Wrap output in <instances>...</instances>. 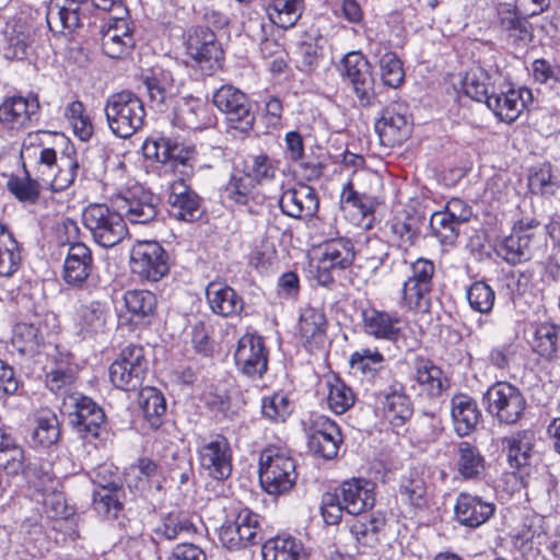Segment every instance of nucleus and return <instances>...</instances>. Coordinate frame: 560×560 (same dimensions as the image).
<instances>
[{"label": "nucleus", "mask_w": 560, "mask_h": 560, "mask_svg": "<svg viewBox=\"0 0 560 560\" xmlns=\"http://www.w3.org/2000/svg\"><path fill=\"white\" fill-rule=\"evenodd\" d=\"M398 492L401 500L416 510H423L428 506L427 483L422 474L417 469H410L401 476Z\"/></svg>", "instance_id": "43"}, {"label": "nucleus", "mask_w": 560, "mask_h": 560, "mask_svg": "<svg viewBox=\"0 0 560 560\" xmlns=\"http://www.w3.org/2000/svg\"><path fill=\"white\" fill-rule=\"evenodd\" d=\"M196 452L200 468L217 481L229 479L233 471V452L229 439L221 433L198 435Z\"/></svg>", "instance_id": "6"}, {"label": "nucleus", "mask_w": 560, "mask_h": 560, "mask_svg": "<svg viewBox=\"0 0 560 560\" xmlns=\"http://www.w3.org/2000/svg\"><path fill=\"white\" fill-rule=\"evenodd\" d=\"M323 49L316 42H303L295 52V67L299 71L312 74L319 66Z\"/></svg>", "instance_id": "64"}, {"label": "nucleus", "mask_w": 560, "mask_h": 560, "mask_svg": "<svg viewBox=\"0 0 560 560\" xmlns=\"http://www.w3.org/2000/svg\"><path fill=\"white\" fill-rule=\"evenodd\" d=\"M533 234H517L512 231L510 235L498 240L494 252L498 257L515 266L528 261L532 258L530 243Z\"/></svg>", "instance_id": "37"}, {"label": "nucleus", "mask_w": 560, "mask_h": 560, "mask_svg": "<svg viewBox=\"0 0 560 560\" xmlns=\"http://www.w3.org/2000/svg\"><path fill=\"white\" fill-rule=\"evenodd\" d=\"M219 540L224 548L232 551L247 548L243 532H241L240 523L233 510L219 528Z\"/></svg>", "instance_id": "61"}, {"label": "nucleus", "mask_w": 560, "mask_h": 560, "mask_svg": "<svg viewBox=\"0 0 560 560\" xmlns=\"http://www.w3.org/2000/svg\"><path fill=\"white\" fill-rule=\"evenodd\" d=\"M167 207L170 217L183 222H195L203 212L202 198L183 178L170 185Z\"/></svg>", "instance_id": "20"}, {"label": "nucleus", "mask_w": 560, "mask_h": 560, "mask_svg": "<svg viewBox=\"0 0 560 560\" xmlns=\"http://www.w3.org/2000/svg\"><path fill=\"white\" fill-rule=\"evenodd\" d=\"M451 405V415L455 432L459 436L469 435L476 430L481 418L476 400L462 394L454 396Z\"/></svg>", "instance_id": "36"}, {"label": "nucleus", "mask_w": 560, "mask_h": 560, "mask_svg": "<svg viewBox=\"0 0 560 560\" xmlns=\"http://www.w3.org/2000/svg\"><path fill=\"white\" fill-rule=\"evenodd\" d=\"M55 170L52 178L47 180L52 191H63L74 184L81 171V164L73 145H67L62 150Z\"/></svg>", "instance_id": "40"}, {"label": "nucleus", "mask_w": 560, "mask_h": 560, "mask_svg": "<svg viewBox=\"0 0 560 560\" xmlns=\"http://www.w3.org/2000/svg\"><path fill=\"white\" fill-rule=\"evenodd\" d=\"M124 302L136 322L151 317L156 308V296L148 290H128L124 294Z\"/></svg>", "instance_id": "51"}, {"label": "nucleus", "mask_w": 560, "mask_h": 560, "mask_svg": "<svg viewBox=\"0 0 560 560\" xmlns=\"http://www.w3.org/2000/svg\"><path fill=\"white\" fill-rule=\"evenodd\" d=\"M336 493L349 514L360 515L375 503L374 483L366 479L353 478L343 481Z\"/></svg>", "instance_id": "27"}, {"label": "nucleus", "mask_w": 560, "mask_h": 560, "mask_svg": "<svg viewBox=\"0 0 560 560\" xmlns=\"http://www.w3.org/2000/svg\"><path fill=\"white\" fill-rule=\"evenodd\" d=\"M424 217L415 210H402L390 221V234L401 248H409L419 240Z\"/></svg>", "instance_id": "33"}, {"label": "nucleus", "mask_w": 560, "mask_h": 560, "mask_svg": "<svg viewBox=\"0 0 560 560\" xmlns=\"http://www.w3.org/2000/svg\"><path fill=\"white\" fill-rule=\"evenodd\" d=\"M340 203L358 210L362 218L372 215L375 210L374 198L366 194L358 192L351 179H349L341 189Z\"/></svg>", "instance_id": "60"}, {"label": "nucleus", "mask_w": 560, "mask_h": 560, "mask_svg": "<svg viewBox=\"0 0 560 560\" xmlns=\"http://www.w3.org/2000/svg\"><path fill=\"white\" fill-rule=\"evenodd\" d=\"M125 491L122 486H114L109 488H94L92 493V506L94 511L102 517L115 520L122 511V498Z\"/></svg>", "instance_id": "44"}, {"label": "nucleus", "mask_w": 560, "mask_h": 560, "mask_svg": "<svg viewBox=\"0 0 560 560\" xmlns=\"http://www.w3.org/2000/svg\"><path fill=\"white\" fill-rule=\"evenodd\" d=\"M415 381L420 387V394L431 398L441 396L448 388V380L443 371L429 360L417 361Z\"/></svg>", "instance_id": "41"}, {"label": "nucleus", "mask_w": 560, "mask_h": 560, "mask_svg": "<svg viewBox=\"0 0 560 560\" xmlns=\"http://www.w3.org/2000/svg\"><path fill=\"white\" fill-rule=\"evenodd\" d=\"M220 197L230 206L250 207L257 198L256 184L246 172L235 170L220 189Z\"/></svg>", "instance_id": "31"}, {"label": "nucleus", "mask_w": 560, "mask_h": 560, "mask_svg": "<svg viewBox=\"0 0 560 560\" xmlns=\"http://www.w3.org/2000/svg\"><path fill=\"white\" fill-rule=\"evenodd\" d=\"M84 226L95 243L102 247H113L128 235V229L118 208L112 209L105 203H91L82 212Z\"/></svg>", "instance_id": "5"}, {"label": "nucleus", "mask_w": 560, "mask_h": 560, "mask_svg": "<svg viewBox=\"0 0 560 560\" xmlns=\"http://www.w3.org/2000/svg\"><path fill=\"white\" fill-rule=\"evenodd\" d=\"M361 317L363 329L368 335L375 339L390 341L397 348L405 346L408 350H412V347L407 343L400 345V341L405 340V335L400 327L401 318L396 312L388 313L368 307L361 311Z\"/></svg>", "instance_id": "19"}, {"label": "nucleus", "mask_w": 560, "mask_h": 560, "mask_svg": "<svg viewBox=\"0 0 560 560\" xmlns=\"http://www.w3.org/2000/svg\"><path fill=\"white\" fill-rule=\"evenodd\" d=\"M136 45L135 24L129 15H110L108 26L102 32V50L112 59L128 56Z\"/></svg>", "instance_id": "17"}, {"label": "nucleus", "mask_w": 560, "mask_h": 560, "mask_svg": "<svg viewBox=\"0 0 560 560\" xmlns=\"http://www.w3.org/2000/svg\"><path fill=\"white\" fill-rule=\"evenodd\" d=\"M375 131L382 144L389 148L401 145L411 133L407 104L393 102L386 106L375 122Z\"/></svg>", "instance_id": "14"}, {"label": "nucleus", "mask_w": 560, "mask_h": 560, "mask_svg": "<svg viewBox=\"0 0 560 560\" xmlns=\"http://www.w3.org/2000/svg\"><path fill=\"white\" fill-rule=\"evenodd\" d=\"M392 246L380 237H370L359 252L360 259L371 272L376 273L388 260Z\"/></svg>", "instance_id": "55"}, {"label": "nucleus", "mask_w": 560, "mask_h": 560, "mask_svg": "<svg viewBox=\"0 0 560 560\" xmlns=\"http://www.w3.org/2000/svg\"><path fill=\"white\" fill-rule=\"evenodd\" d=\"M65 118L72 127L73 133L81 141H89L94 133V126L81 101H72L65 108Z\"/></svg>", "instance_id": "54"}, {"label": "nucleus", "mask_w": 560, "mask_h": 560, "mask_svg": "<svg viewBox=\"0 0 560 560\" xmlns=\"http://www.w3.org/2000/svg\"><path fill=\"white\" fill-rule=\"evenodd\" d=\"M145 159L154 160L162 164L172 163L187 166L195 155V148L179 142L177 139L155 133L147 138L142 144Z\"/></svg>", "instance_id": "18"}, {"label": "nucleus", "mask_w": 560, "mask_h": 560, "mask_svg": "<svg viewBox=\"0 0 560 560\" xmlns=\"http://www.w3.org/2000/svg\"><path fill=\"white\" fill-rule=\"evenodd\" d=\"M25 322L18 323L13 328L12 343L16 350H33L43 345V331L40 322L48 316L43 305L32 303L31 299L23 298Z\"/></svg>", "instance_id": "22"}, {"label": "nucleus", "mask_w": 560, "mask_h": 560, "mask_svg": "<svg viewBox=\"0 0 560 560\" xmlns=\"http://www.w3.org/2000/svg\"><path fill=\"white\" fill-rule=\"evenodd\" d=\"M213 105L225 115L228 126L241 132L253 129L255 115L247 95L233 85L225 84L212 95Z\"/></svg>", "instance_id": "11"}, {"label": "nucleus", "mask_w": 560, "mask_h": 560, "mask_svg": "<svg viewBox=\"0 0 560 560\" xmlns=\"http://www.w3.org/2000/svg\"><path fill=\"white\" fill-rule=\"evenodd\" d=\"M466 298L471 310L481 314H488L493 308L495 292L486 281L478 280L467 288Z\"/></svg>", "instance_id": "59"}, {"label": "nucleus", "mask_w": 560, "mask_h": 560, "mask_svg": "<svg viewBox=\"0 0 560 560\" xmlns=\"http://www.w3.org/2000/svg\"><path fill=\"white\" fill-rule=\"evenodd\" d=\"M38 110L39 101L36 94L8 96L0 104V127L11 132L25 130L33 120H37Z\"/></svg>", "instance_id": "15"}, {"label": "nucleus", "mask_w": 560, "mask_h": 560, "mask_svg": "<svg viewBox=\"0 0 560 560\" xmlns=\"http://www.w3.org/2000/svg\"><path fill=\"white\" fill-rule=\"evenodd\" d=\"M456 471L464 480H481L486 472V459L479 448L467 441L456 444Z\"/></svg>", "instance_id": "34"}, {"label": "nucleus", "mask_w": 560, "mask_h": 560, "mask_svg": "<svg viewBox=\"0 0 560 560\" xmlns=\"http://www.w3.org/2000/svg\"><path fill=\"white\" fill-rule=\"evenodd\" d=\"M495 506L492 502L482 500L479 495L462 492L456 498L455 517L459 524L477 528L493 516Z\"/></svg>", "instance_id": "29"}, {"label": "nucleus", "mask_w": 560, "mask_h": 560, "mask_svg": "<svg viewBox=\"0 0 560 560\" xmlns=\"http://www.w3.org/2000/svg\"><path fill=\"white\" fill-rule=\"evenodd\" d=\"M104 112L108 128L118 138H130L142 128L144 122L143 103L130 91L109 95Z\"/></svg>", "instance_id": "4"}, {"label": "nucleus", "mask_w": 560, "mask_h": 560, "mask_svg": "<svg viewBox=\"0 0 560 560\" xmlns=\"http://www.w3.org/2000/svg\"><path fill=\"white\" fill-rule=\"evenodd\" d=\"M129 15L124 0H50L46 22L54 34L74 33L93 13Z\"/></svg>", "instance_id": "1"}, {"label": "nucleus", "mask_w": 560, "mask_h": 560, "mask_svg": "<svg viewBox=\"0 0 560 560\" xmlns=\"http://www.w3.org/2000/svg\"><path fill=\"white\" fill-rule=\"evenodd\" d=\"M528 186L533 194L553 196L560 188V171L550 162L540 163L532 167Z\"/></svg>", "instance_id": "45"}, {"label": "nucleus", "mask_w": 560, "mask_h": 560, "mask_svg": "<svg viewBox=\"0 0 560 560\" xmlns=\"http://www.w3.org/2000/svg\"><path fill=\"white\" fill-rule=\"evenodd\" d=\"M206 298L210 310L215 315L235 317L244 311L243 298L225 283L210 282L206 288Z\"/></svg>", "instance_id": "30"}, {"label": "nucleus", "mask_w": 560, "mask_h": 560, "mask_svg": "<svg viewBox=\"0 0 560 560\" xmlns=\"http://www.w3.org/2000/svg\"><path fill=\"white\" fill-rule=\"evenodd\" d=\"M144 84L151 106L158 112H164L173 98V81L168 73L155 71L152 75L145 77Z\"/></svg>", "instance_id": "46"}, {"label": "nucleus", "mask_w": 560, "mask_h": 560, "mask_svg": "<svg viewBox=\"0 0 560 560\" xmlns=\"http://www.w3.org/2000/svg\"><path fill=\"white\" fill-rule=\"evenodd\" d=\"M258 472L261 488L271 495L289 492L298 479L295 460L288 448L278 445L261 451Z\"/></svg>", "instance_id": "3"}, {"label": "nucleus", "mask_w": 560, "mask_h": 560, "mask_svg": "<svg viewBox=\"0 0 560 560\" xmlns=\"http://www.w3.org/2000/svg\"><path fill=\"white\" fill-rule=\"evenodd\" d=\"M24 451L12 435L11 429L0 425V463L8 475H19L24 470Z\"/></svg>", "instance_id": "42"}, {"label": "nucleus", "mask_w": 560, "mask_h": 560, "mask_svg": "<svg viewBox=\"0 0 560 560\" xmlns=\"http://www.w3.org/2000/svg\"><path fill=\"white\" fill-rule=\"evenodd\" d=\"M94 268L91 249L81 242L68 246L63 261L62 279L73 288H82Z\"/></svg>", "instance_id": "25"}, {"label": "nucleus", "mask_w": 560, "mask_h": 560, "mask_svg": "<svg viewBox=\"0 0 560 560\" xmlns=\"http://www.w3.org/2000/svg\"><path fill=\"white\" fill-rule=\"evenodd\" d=\"M536 435L530 429L520 430L501 439L510 467L520 469L528 465L535 446Z\"/></svg>", "instance_id": "32"}, {"label": "nucleus", "mask_w": 560, "mask_h": 560, "mask_svg": "<svg viewBox=\"0 0 560 560\" xmlns=\"http://www.w3.org/2000/svg\"><path fill=\"white\" fill-rule=\"evenodd\" d=\"M279 206L282 213L290 218L306 219L317 213L319 199L312 186L298 184L282 192Z\"/></svg>", "instance_id": "24"}, {"label": "nucleus", "mask_w": 560, "mask_h": 560, "mask_svg": "<svg viewBox=\"0 0 560 560\" xmlns=\"http://www.w3.org/2000/svg\"><path fill=\"white\" fill-rule=\"evenodd\" d=\"M60 436L59 421L55 413L46 412L36 420L32 440L35 445L49 447L56 444Z\"/></svg>", "instance_id": "58"}, {"label": "nucleus", "mask_w": 560, "mask_h": 560, "mask_svg": "<svg viewBox=\"0 0 560 560\" xmlns=\"http://www.w3.org/2000/svg\"><path fill=\"white\" fill-rule=\"evenodd\" d=\"M240 523L247 548L264 541L262 516L248 508L233 510Z\"/></svg>", "instance_id": "56"}, {"label": "nucleus", "mask_w": 560, "mask_h": 560, "mask_svg": "<svg viewBox=\"0 0 560 560\" xmlns=\"http://www.w3.org/2000/svg\"><path fill=\"white\" fill-rule=\"evenodd\" d=\"M148 371V362L140 352H121V358L109 368V377L115 387L135 390L141 386Z\"/></svg>", "instance_id": "23"}, {"label": "nucleus", "mask_w": 560, "mask_h": 560, "mask_svg": "<svg viewBox=\"0 0 560 560\" xmlns=\"http://www.w3.org/2000/svg\"><path fill=\"white\" fill-rule=\"evenodd\" d=\"M196 527L187 517L170 513L165 516L161 524L153 530V540L159 544L163 540L172 541L177 539L182 534L195 533Z\"/></svg>", "instance_id": "53"}, {"label": "nucleus", "mask_w": 560, "mask_h": 560, "mask_svg": "<svg viewBox=\"0 0 560 560\" xmlns=\"http://www.w3.org/2000/svg\"><path fill=\"white\" fill-rule=\"evenodd\" d=\"M21 249L13 233L0 222V277H11L21 266Z\"/></svg>", "instance_id": "47"}, {"label": "nucleus", "mask_w": 560, "mask_h": 560, "mask_svg": "<svg viewBox=\"0 0 560 560\" xmlns=\"http://www.w3.org/2000/svg\"><path fill=\"white\" fill-rule=\"evenodd\" d=\"M72 410L68 413L69 424L84 439L100 438L106 428V416L92 398L83 395L70 397Z\"/></svg>", "instance_id": "12"}, {"label": "nucleus", "mask_w": 560, "mask_h": 560, "mask_svg": "<svg viewBox=\"0 0 560 560\" xmlns=\"http://www.w3.org/2000/svg\"><path fill=\"white\" fill-rule=\"evenodd\" d=\"M486 411L504 424H515L522 418L526 400L521 390L508 383L498 382L483 394Z\"/></svg>", "instance_id": "8"}, {"label": "nucleus", "mask_w": 560, "mask_h": 560, "mask_svg": "<svg viewBox=\"0 0 560 560\" xmlns=\"http://www.w3.org/2000/svg\"><path fill=\"white\" fill-rule=\"evenodd\" d=\"M182 47L186 65L205 74H212L222 66V45L208 26L195 25L185 30L182 35Z\"/></svg>", "instance_id": "2"}, {"label": "nucleus", "mask_w": 560, "mask_h": 560, "mask_svg": "<svg viewBox=\"0 0 560 560\" xmlns=\"http://www.w3.org/2000/svg\"><path fill=\"white\" fill-rule=\"evenodd\" d=\"M463 91L471 100L487 104V98L494 91L491 75L480 67L470 69L464 77Z\"/></svg>", "instance_id": "50"}, {"label": "nucleus", "mask_w": 560, "mask_h": 560, "mask_svg": "<svg viewBox=\"0 0 560 560\" xmlns=\"http://www.w3.org/2000/svg\"><path fill=\"white\" fill-rule=\"evenodd\" d=\"M498 28L501 37L513 48H525L533 40V27L516 7L501 3L497 9Z\"/></svg>", "instance_id": "21"}, {"label": "nucleus", "mask_w": 560, "mask_h": 560, "mask_svg": "<svg viewBox=\"0 0 560 560\" xmlns=\"http://www.w3.org/2000/svg\"><path fill=\"white\" fill-rule=\"evenodd\" d=\"M340 74L347 80L361 106L371 105L375 97L374 79L368 59L360 51H350L340 61Z\"/></svg>", "instance_id": "13"}, {"label": "nucleus", "mask_w": 560, "mask_h": 560, "mask_svg": "<svg viewBox=\"0 0 560 560\" xmlns=\"http://www.w3.org/2000/svg\"><path fill=\"white\" fill-rule=\"evenodd\" d=\"M385 526V518L382 516H361L353 520L350 525V533L362 553L376 548L380 544V533Z\"/></svg>", "instance_id": "38"}, {"label": "nucleus", "mask_w": 560, "mask_h": 560, "mask_svg": "<svg viewBox=\"0 0 560 560\" xmlns=\"http://www.w3.org/2000/svg\"><path fill=\"white\" fill-rule=\"evenodd\" d=\"M532 100V91L527 88L509 89L501 93L491 92L486 105L501 121L513 122Z\"/></svg>", "instance_id": "26"}, {"label": "nucleus", "mask_w": 560, "mask_h": 560, "mask_svg": "<svg viewBox=\"0 0 560 560\" xmlns=\"http://www.w3.org/2000/svg\"><path fill=\"white\" fill-rule=\"evenodd\" d=\"M459 226L453 219H450L443 211L434 212L430 219L432 235L441 244L453 245L459 233Z\"/></svg>", "instance_id": "63"}, {"label": "nucleus", "mask_w": 560, "mask_h": 560, "mask_svg": "<svg viewBox=\"0 0 560 560\" xmlns=\"http://www.w3.org/2000/svg\"><path fill=\"white\" fill-rule=\"evenodd\" d=\"M139 406L150 427L153 429L160 428L162 417L166 412V401L163 394L153 387L143 388L139 395Z\"/></svg>", "instance_id": "52"}, {"label": "nucleus", "mask_w": 560, "mask_h": 560, "mask_svg": "<svg viewBox=\"0 0 560 560\" xmlns=\"http://www.w3.org/2000/svg\"><path fill=\"white\" fill-rule=\"evenodd\" d=\"M319 253L324 268L334 267L337 270H345L350 267L357 254L353 242L348 237L324 241L319 245Z\"/></svg>", "instance_id": "35"}, {"label": "nucleus", "mask_w": 560, "mask_h": 560, "mask_svg": "<svg viewBox=\"0 0 560 560\" xmlns=\"http://www.w3.org/2000/svg\"><path fill=\"white\" fill-rule=\"evenodd\" d=\"M262 560H308L301 540L291 536H277L261 546Z\"/></svg>", "instance_id": "39"}, {"label": "nucleus", "mask_w": 560, "mask_h": 560, "mask_svg": "<svg viewBox=\"0 0 560 560\" xmlns=\"http://www.w3.org/2000/svg\"><path fill=\"white\" fill-rule=\"evenodd\" d=\"M381 79L384 85L399 88L405 80L402 62L396 52L387 51L380 59Z\"/></svg>", "instance_id": "62"}, {"label": "nucleus", "mask_w": 560, "mask_h": 560, "mask_svg": "<svg viewBox=\"0 0 560 560\" xmlns=\"http://www.w3.org/2000/svg\"><path fill=\"white\" fill-rule=\"evenodd\" d=\"M24 171V177L11 176L7 188L20 202L35 205L39 200L42 186L37 179L31 177L26 168Z\"/></svg>", "instance_id": "57"}, {"label": "nucleus", "mask_w": 560, "mask_h": 560, "mask_svg": "<svg viewBox=\"0 0 560 560\" xmlns=\"http://www.w3.org/2000/svg\"><path fill=\"white\" fill-rule=\"evenodd\" d=\"M303 12V0H269V18L281 28L293 27Z\"/></svg>", "instance_id": "49"}, {"label": "nucleus", "mask_w": 560, "mask_h": 560, "mask_svg": "<svg viewBox=\"0 0 560 560\" xmlns=\"http://www.w3.org/2000/svg\"><path fill=\"white\" fill-rule=\"evenodd\" d=\"M130 270L140 281L158 282L170 271V256L155 241L135 244L130 250Z\"/></svg>", "instance_id": "9"}, {"label": "nucleus", "mask_w": 560, "mask_h": 560, "mask_svg": "<svg viewBox=\"0 0 560 560\" xmlns=\"http://www.w3.org/2000/svg\"><path fill=\"white\" fill-rule=\"evenodd\" d=\"M325 385L327 388V406L334 413L342 415L354 405L355 394L353 389L340 377L330 375L326 378Z\"/></svg>", "instance_id": "48"}, {"label": "nucleus", "mask_w": 560, "mask_h": 560, "mask_svg": "<svg viewBox=\"0 0 560 560\" xmlns=\"http://www.w3.org/2000/svg\"><path fill=\"white\" fill-rule=\"evenodd\" d=\"M435 265L427 258H418L409 265V275L402 283L400 304L413 312L425 313L431 306V292Z\"/></svg>", "instance_id": "7"}, {"label": "nucleus", "mask_w": 560, "mask_h": 560, "mask_svg": "<svg viewBox=\"0 0 560 560\" xmlns=\"http://www.w3.org/2000/svg\"><path fill=\"white\" fill-rule=\"evenodd\" d=\"M378 402L383 406L385 417L392 425L400 427L412 416L410 398L405 394L404 385L394 382L388 388L376 393Z\"/></svg>", "instance_id": "28"}, {"label": "nucleus", "mask_w": 560, "mask_h": 560, "mask_svg": "<svg viewBox=\"0 0 560 560\" xmlns=\"http://www.w3.org/2000/svg\"><path fill=\"white\" fill-rule=\"evenodd\" d=\"M308 450L325 459L337 456L342 443L338 424L326 416L316 415L311 418L306 430Z\"/></svg>", "instance_id": "16"}, {"label": "nucleus", "mask_w": 560, "mask_h": 560, "mask_svg": "<svg viewBox=\"0 0 560 560\" xmlns=\"http://www.w3.org/2000/svg\"><path fill=\"white\" fill-rule=\"evenodd\" d=\"M114 203L125 223L147 225L155 221L159 214L158 197L141 185L117 194Z\"/></svg>", "instance_id": "10"}]
</instances>
